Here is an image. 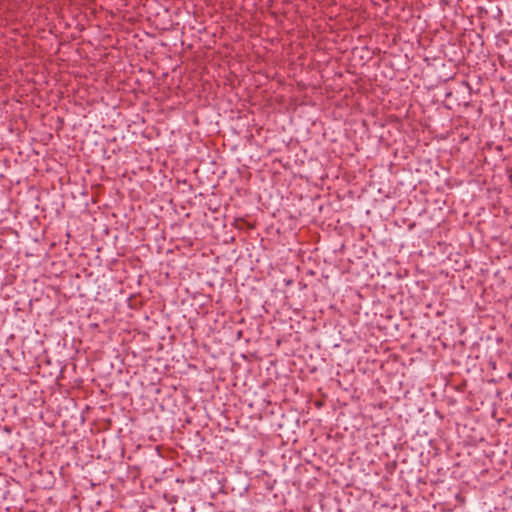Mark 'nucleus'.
<instances>
[{
	"label": "nucleus",
	"instance_id": "obj_3",
	"mask_svg": "<svg viewBox=\"0 0 512 512\" xmlns=\"http://www.w3.org/2000/svg\"><path fill=\"white\" fill-rule=\"evenodd\" d=\"M5 355H6V357H8V358H10V357L12 356V354H10V353H7V354H5Z\"/></svg>",
	"mask_w": 512,
	"mask_h": 512
},
{
	"label": "nucleus",
	"instance_id": "obj_1",
	"mask_svg": "<svg viewBox=\"0 0 512 512\" xmlns=\"http://www.w3.org/2000/svg\"><path fill=\"white\" fill-rule=\"evenodd\" d=\"M254 354H242V357L243 359L245 360H251V357L253 356Z\"/></svg>",
	"mask_w": 512,
	"mask_h": 512
},
{
	"label": "nucleus",
	"instance_id": "obj_2",
	"mask_svg": "<svg viewBox=\"0 0 512 512\" xmlns=\"http://www.w3.org/2000/svg\"><path fill=\"white\" fill-rule=\"evenodd\" d=\"M46 356L47 354H40L39 357L37 358L38 361H42V360H45L46 359Z\"/></svg>",
	"mask_w": 512,
	"mask_h": 512
}]
</instances>
